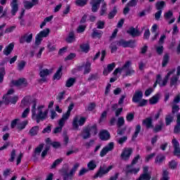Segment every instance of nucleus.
<instances>
[{
  "label": "nucleus",
  "mask_w": 180,
  "mask_h": 180,
  "mask_svg": "<svg viewBox=\"0 0 180 180\" xmlns=\"http://www.w3.org/2000/svg\"><path fill=\"white\" fill-rule=\"evenodd\" d=\"M36 106H37V101L36 100L32 101V108L31 110L32 117H35L37 123H40V121L43 122L47 119V115H49V110H46L43 112L44 109V105H39L37 107V113H36Z\"/></svg>",
  "instance_id": "1"
},
{
  "label": "nucleus",
  "mask_w": 180,
  "mask_h": 180,
  "mask_svg": "<svg viewBox=\"0 0 180 180\" xmlns=\"http://www.w3.org/2000/svg\"><path fill=\"white\" fill-rule=\"evenodd\" d=\"M113 168L112 165L109 166L108 167H106V165H103V166H101L98 171L94 176V178H102L103 175H106L110 169Z\"/></svg>",
  "instance_id": "2"
},
{
  "label": "nucleus",
  "mask_w": 180,
  "mask_h": 180,
  "mask_svg": "<svg viewBox=\"0 0 180 180\" xmlns=\"http://www.w3.org/2000/svg\"><path fill=\"white\" fill-rule=\"evenodd\" d=\"M116 45L119 47H131V49H133L134 47V40L130 39L129 41H126L124 39H120L119 41H117Z\"/></svg>",
  "instance_id": "3"
},
{
  "label": "nucleus",
  "mask_w": 180,
  "mask_h": 180,
  "mask_svg": "<svg viewBox=\"0 0 180 180\" xmlns=\"http://www.w3.org/2000/svg\"><path fill=\"white\" fill-rule=\"evenodd\" d=\"M33 40V34L30 32H27L25 34H23L20 36L19 39V41L20 44H23L25 43H32V41Z\"/></svg>",
  "instance_id": "4"
},
{
  "label": "nucleus",
  "mask_w": 180,
  "mask_h": 180,
  "mask_svg": "<svg viewBox=\"0 0 180 180\" xmlns=\"http://www.w3.org/2000/svg\"><path fill=\"white\" fill-rule=\"evenodd\" d=\"M74 106H75V104H74V103H71L70 104L68 108V111L66 112V113L63 115L62 118L60 120V124L63 125L65 120H68L71 115V110L74 109Z\"/></svg>",
  "instance_id": "5"
},
{
  "label": "nucleus",
  "mask_w": 180,
  "mask_h": 180,
  "mask_svg": "<svg viewBox=\"0 0 180 180\" xmlns=\"http://www.w3.org/2000/svg\"><path fill=\"white\" fill-rule=\"evenodd\" d=\"M43 67L40 68L39 77H41V82H46L47 79L46 77H49L50 74H53V69H41Z\"/></svg>",
  "instance_id": "6"
},
{
  "label": "nucleus",
  "mask_w": 180,
  "mask_h": 180,
  "mask_svg": "<svg viewBox=\"0 0 180 180\" xmlns=\"http://www.w3.org/2000/svg\"><path fill=\"white\" fill-rule=\"evenodd\" d=\"M131 66V61L127 60L125 62L124 65L122 68H117L113 72V75H117V74H122V71H127V70H130V67Z\"/></svg>",
  "instance_id": "7"
},
{
  "label": "nucleus",
  "mask_w": 180,
  "mask_h": 180,
  "mask_svg": "<svg viewBox=\"0 0 180 180\" xmlns=\"http://www.w3.org/2000/svg\"><path fill=\"white\" fill-rule=\"evenodd\" d=\"M133 153V148H125L122 154H121V159L124 161H127L129 158H130V156Z\"/></svg>",
  "instance_id": "8"
},
{
  "label": "nucleus",
  "mask_w": 180,
  "mask_h": 180,
  "mask_svg": "<svg viewBox=\"0 0 180 180\" xmlns=\"http://www.w3.org/2000/svg\"><path fill=\"white\" fill-rule=\"evenodd\" d=\"M113 148H115V143L113 142L109 143L108 146L101 150L100 153V157H105V155L108 154V151H112Z\"/></svg>",
  "instance_id": "9"
},
{
  "label": "nucleus",
  "mask_w": 180,
  "mask_h": 180,
  "mask_svg": "<svg viewBox=\"0 0 180 180\" xmlns=\"http://www.w3.org/2000/svg\"><path fill=\"white\" fill-rule=\"evenodd\" d=\"M151 174L148 173V166H144L143 168V174L140 175L138 180H150Z\"/></svg>",
  "instance_id": "10"
},
{
  "label": "nucleus",
  "mask_w": 180,
  "mask_h": 180,
  "mask_svg": "<svg viewBox=\"0 0 180 180\" xmlns=\"http://www.w3.org/2000/svg\"><path fill=\"white\" fill-rule=\"evenodd\" d=\"M19 0H12L10 6L11 7V15L13 16H15L16 13H18V11H19Z\"/></svg>",
  "instance_id": "11"
},
{
  "label": "nucleus",
  "mask_w": 180,
  "mask_h": 180,
  "mask_svg": "<svg viewBox=\"0 0 180 180\" xmlns=\"http://www.w3.org/2000/svg\"><path fill=\"white\" fill-rule=\"evenodd\" d=\"M173 144V147L174 148V154L176 157H180V148H179V142L176 141V139H173L172 141Z\"/></svg>",
  "instance_id": "12"
},
{
  "label": "nucleus",
  "mask_w": 180,
  "mask_h": 180,
  "mask_svg": "<svg viewBox=\"0 0 180 180\" xmlns=\"http://www.w3.org/2000/svg\"><path fill=\"white\" fill-rule=\"evenodd\" d=\"M141 99H143V91L140 90L136 91L132 97V102L139 103Z\"/></svg>",
  "instance_id": "13"
},
{
  "label": "nucleus",
  "mask_w": 180,
  "mask_h": 180,
  "mask_svg": "<svg viewBox=\"0 0 180 180\" xmlns=\"http://www.w3.org/2000/svg\"><path fill=\"white\" fill-rule=\"evenodd\" d=\"M3 99H4L5 105H8V103H13V105H15L18 102L19 97H18L17 96H15L13 97H11V96L5 97V96H4Z\"/></svg>",
  "instance_id": "14"
},
{
  "label": "nucleus",
  "mask_w": 180,
  "mask_h": 180,
  "mask_svg": "<svg viewBox=\"0 0 180 180\" xmlns=\"http://www.w3.org/2000/svg\"><path fill=\"white\" fill-rule=\"evenodd\" d=\"M13 85H15V86H24L26 87L27 86V82L26 81V79L25 78H21L19 79L18 80H13L12 82Z\"/></svg>",
  "instance_id": "15"
},
{
  "label": "nucleus",
  "mask_w": 180,
  "mask_h": 180,
  "mask_svg": "<svg viewBox=\"0 0 180 180\" xmlns=\"http://www.w3.org/2000/svg\"><path fill=\"white\" fill-rule=\"evenodd\" d=\"M102 0H91L90 4L91 5V11L93 12H98V9L101 6Z\"/></svg>",
  "instance_id": "16"
},
{
  "label": "nucleus",
  "mask_w": 180,
  "mask_h": 180,
  "mask_svg": "<svg viewBox=\"0 0 180 180\" xmlns=\"http://www.w3.org/2000/svg\"><path fill=\"white\" fill-rule=\"evenodd\" d=\"M127 33H128V34H130V36H131L132 37H137L140 36V34H141V33H140V31H139V30L134 28V27H129V29L127 31Z\"/></svg>",
  "instance_id": "17"
},
{
  "label": "nucleus",
  "mask_w": 180,
  "mask_h": 180,
  "mask_svg": "<svg viewBox=\"0 0 180 180\" xmlns=\"http://www.w3.org/2000/svg\"><path fill=\"white\" fill-rule=\"evenodd\" d=\"M142 124H144L146 129H154V125H153V118L151 117L143 120Z\"/></svg>",
  "instance_id": "18"
},
{
  "label": "nucleus",
  "mask_w": 180,
  "mask_h": 180,
  "mask_svg": "<svg viewBox=\"0 0 180 180\" xmlns=\"http://www.w3.org/2000/svg\"><path fill=\"white\" fill-rule=\"evenodd\" d=\"M99 137L103 141H106L110 139V134L107 130H102L99 134Z\"/></svg>",
  "instance_id": "19"
},
{
  "label": "nucleus",
  "mask_w": 180,
  "mask_h": 180,
  "mask_svg": "<svg viewBox=\"0 0 180 180\" xmlns=\"http://www.w3.org/2000/svg\"><path fill=\"white\" fill-rule=\"evenodd\" d=\"M134 165H127L126 167V172L127 174H137L139 171H140V167L134 168L133 167Z\"/></svg>",
  "instance_id": "20"
},
{
  "label": "nucleus",
  "mask_w": 180,
  "mask_h": 180,
  "mask_svg": "<svg viewBox=\"0 0 180 180\" xmlns=\"http://www.w3.org/2000/svg\"><path fill=\"white\" fill-rule=\"evenodd\" d=\"M115 67H116V63H115L108 64L107 65V68L104 69V70L103 72V75L106 76L110 72H112V71H113V70H115Z\"/></svg>",
  "instance_id": "21"
},
{
  "label": "nucleus",
  "mask_w": 180,
  "mask_h": 180,
  "mask_svg": "<svg viewBox=\"0 0 180 180\" xmlns=\"http://www.w3.org/2000/svg\"><path fill=\"white\" fill-rule=\"evenodd\" d=\"M176 70L173 69L172 70L169 71L167 75L165 77L164 79L162 81V83L160 84V86H165L168 83V79H169V77L175 72Z\"/></svg>",
  "instance_id": "22"
},
{
  "label": "nucleus",
  "mask_w": 180,
  "mask_h": 180,
  "mask_svg": "<svg viewBox=\"0 0 180 180\" xmlns=\"http://www.w3.org/2000/svg\"><path fill=\"white\" fill-rule=\"evenodd\" d=\"M81 136L83 137L84 140L91 139V133L89 132V126H87L86 128H84L82 130Z\"/></svg>",
  "instance_id": "23"
},
{
  "label": "nucleus",
  "mask_w": 180,
  "mask_h": 180,
  "mask_svg": "<svg viewBox=\"0 0 180 180\" xmlns=\"http://www.w3.org/2000/svg\"><path fill=\"white\" fill-rule=\"evenodd\" d=\"M160 98H161V94L160 93L156 94L155 96L149 99V103L150 105H155L156 103H158Z\"/></svg>",
  "instance_id": "24"
},
{
  "label": "nucleus",
  "mask_w": 180,
  "mask_h": 180,
  "mask_svg": "<svg viewBox=\"0 0 180 180\" xmlns=\"http://www.w3.org/2000/svg\"><path fill=\"white\" fill-rule=\"evenodd\" d=\"M103 34V32L99 31L96 30V28L93 29V32L91 34V37L93 39H101L102 35Z\"/></svg>",
  "instance_id": "25"
},
{
  "label": "nucleus",
  "mask_w": 180,
  "mask_h": 180,
  "mask_svg": "<svg viewBox=\"0 0 180 180\" xmlns=\"http://www.w3.org/2000/svg\"><path fill=\"white\" fill-rule=\"evenodd\" d=\"M15 47V44L13 43L10 44L8 46H6L3 53L5 56H9L11 53H12V51L13 50V48Z\"/></svg>",
  "instance_id": "26"
},
{
  "label": "nucleus",
  "mask_w": 180,
  "mask_h": 180,
  "mask_svg": "<svg viewBox=\"0 0 180 180\" xmlns=\"http://www.w3.org/2000/svg\"><path fill=\"white\" fill-rule=\"evenodd\" d=\"M39 126H34L32 127V129H30L29 134L31 136V137H33L34 136H37L39 133Z\"/></svg>",
  "instance_id": "27"
},
{
  "label": "nucleus",
  "mask_w": 180,
  "mask_h": 180,
  "mask_svg": "<svg viewBox=\"0 0 180 180\" xmlns=\"http://www.w3.org/2000/svg\"><path fill=\"white\" fill-rule=\"evenodd\" d=\"M140 131H141V126L140 124H137L136 126L135 132L131 138L132 141H134V140L137 139V136H139V134L140 133Z\"/></svg>",
  "instance_id": "28"
},
{
  "label": "nucleus",
  "mask_w": 180,
  "mask_h": 180,
  "mask_svg": "<svg viewBox=\"0 0 180 180\" xmlns=\"http://www.w3.org/2000/svg\"><path fill=\"white\" fill-rule=\"evenodd\" d=\"M62 176H63L64 180H72L74 174H71V173H68L67 170H63L62 172Z\"/></svg>",
  "instance_id": "29"
},
{
  "label": "nucleus",
  "mask_w": 180,
  "mask_h": 180,
  "mask_svg": "<svg viewBox=\"0 0 180 180\" xmlns=\"http://www.w3.org/2000/svg\"><path fill=\"white\" fill-rule=\"evenodd\" d=\"M67 43H74L75 41V34L74 32H70L68 37L66 38Z\"/></svg>",
  "instance_id": "30"
},
{
  "label": "nucleus",
  "mask_w": 180,
  "mask_h": 180,
  "mask_svg": "<svg viewBox=\"0 0 180 180\" xmlns=\"http://www.w3.org/2000/svg\"><path fill=\"white\" fill-rule=\"evenodd\" d=\"M164 160H165V156L163 155H158L155 158V163H156L158 165H161Z\"/></svg>",
  "instance_id": "31"
},
{
  "label": "nucleus",
  "mask_w": 180,
  "mask_h": 180,
  "mask_svg": "<svg viewBox=\"0 0 180 180\" xmlns=\"http://www.w3.org/2000/svg\"><path fill=\"white\" fill-rule=\"evenodd\" d=\"M30 105L29 97H25L21 101L20 108H25L27 106H30Z\"/></svg>",
  "instance_id": "32"
},
{
  "label": "nucleus",
  "mask_w": 180,
  "mask_h": 180,
  "mask_svg": "<svg viewBox=\"0 0 180 180\" xmlns=\"http://www.w3.org/2000/svg\"><path fill=\"white\" fill-rule=\"evenodd\" d=\"M163 127H164V123L162 121H160L159 122V124H156L153 128V132L158 133L159 131H161V130H162Z\"/></svg>",
  "instance_id": "33"
},
{
  "label": "nucleus",
  "mask_w": 180,
  "mask_h": 180,
  "mask_svg": "<svg viewBox=\"0 0 180 180\" xmlns=\"http://www.w3.org/2000/svg\"><path fill=\"white\" fill-rule=\"evenodd\" d=\"M63 71V66H60L58 70L56 71V72L53 75V79H60L61 78V75H63V73L61 72Z\"/></svg>",
  "instance_id": "34"
},
{
  "label": "nucleus",
  "mask_w": 180,
  "mask_h": 180,
  "mask_svg": "<svg viewBox=\"0 0 180 180\" xmlns=\"http://www.w3.org/2000/svg\"><path fill=\"white\" fill-rule=\"evenodd\" d=\"M50 33V29L46 28L42 31H41L38 35L43 39V37H47Z\"/></svg>",
  "instance_id": "35"
},
{
  "label": "nucleus",
  "mask_w": 180,
  "mask_h": 180,
  "mask_svg": "<svg viewBox=\"0 0 180 180\" xmlns=\"http://www.w3.org/2000/svg\"><path fill=\"white\" fill-rule=\"evenodd\" d=\"M89 132L92 133L94 136H96L98 134V126L96 124H94L91 127L89 126Z\"/></svg>",
  "instance_id": "36"
},
{
  "label": "nucleus",
  "mask_w": 180,
  "mask_h": 180,
  "mask_svg": "<svg viewBox=\"0 0 180 180\" xmlns=\"http://www.w3.org/2000/svg\"><path fill=\"white\" fill-rule=\"evenodd\" d=\"M75 78L70 77L66 81L65 86L67 88H71L74 84H75Z\"/></svg>",
  "instance_id": "37"
},
{
  "label": "nucleus",
  "mask_w": 180,
  "mask_h": 180,
  "mask_svg": "<svg viewBox=\"0 0 180 180\" xmlns=\"http://www.w3.org/2000/svg\"><path fill=\"white\" fill-rule=\"evenodd\" d=\"M65 121L66 120L63 121V124L62 125L61 124H60V120H59V122H58L59 127H57L54 129L53 130L54 134H57V133H61L63 130V127L64 126V124H65Z\"/></svg>",
  "instance_id": "38"
},
{
  "label": "nucleus",
  "mask_w": 180,
  "mask_h": 180,
  "mask_svg": "<svg viewBox=\"0 0 180 180\" xmlns=\"http://www.w3.org/2000/svg\"><path fill=\"white\" fill-rule=\"evenodd\" d=\"M169 62V54L166 53L163 56L162 67H167V64H168Z\"/></svg>",
  "instance_id": "39"
},
{
  "label": "nucleus",
  "mask_w": 180,
  "mask_h": 180,
  "mask_svg": "<svg viewBox=\"0 0 180 180\" xmlns=\"http://www.w3.org/2000/svg\"><path fill=\"white\" fill-rule=\"evenodd\" d=\"M165 6V1H158L155 4V8L158 11H161V9H164Z\"/></svg>",
  "instance_id": "40"
},
{
  "label": "nucleus",
  "mask_w": 180,
  "mask_h": 180,
  "mask_svg": "<svg viewBox=\"0 0 180 180\" xmlns=\"http://www.w3.org/2000/svg\"><path fill=\"white\" fill-rule=\"evenodd\" d=\"M78 120H79L78 116H76L74 117L73 122H72L73 130H78V129L79 128V126L78 125Z\"/></svg>",
  "instance_id": "41"
},
{
  "label": "nucleus",
  "mask_w": 180,
  "mask_h": 180,
  "mask_svg": "<svg viewBox=\"0 0 180 180\" xmlns=\"http://www.w3.org/2000/svg\"><path fill=\"white\" fill-rule=\"evenodd\" d=\"M173 121H174V116L171 115H166V117H165L166 126H169V124H171V123H172Z\"/></svg>",
  "instance_id": "42"
},
{
  "label": "nucleus",
  "mask_w": 180,
  "mask_h": 180,
  "mask_svg": "<svg viewBox=\"0 0 180 180\" xmlns=\"http://www.w3.org/2000/svg\"><path fill=\"white\" fill-rule=\"evenodd\" d=\"M116 13H117V8L114 6L112 11L108 13V19H113Z\"/></svg>",
  "instance_id": "43"
},
{
  "label": "nucleus",
  "mask_w": 180,
  "mask_h": 180,
  "mask_svg": "<svg viewBox=\"0 0 180 180\" xmlns=\"http://www.w3.org/2000/svg\"><path fill=\"white\" fill-rule=\"evenodd\" d=\"M87 167L90 171H94L96 168V163H95V160H91L88 165Z\"/></svg>",
  "instance_id": "44"
},
{
  "label": "nucleus",
  "mask_w": 180,
  "mask_h": 180,
  "mask_svg": "<svg viewBox=\"0 0 180 180\" xmlns=\"http://www.w3.org/2000/svg\"><path fill=\"white\" fill-rule=\"evenodd\" d=\"M27 121H23L22 122H18L17 124V129H18V130H23V129H25V127H26V125L27 124Z\"/></svg>",
  "instance_id": "45"
},
{
  "label": "nucleus",
  "mask_w": 180,
  "mask_h": 180,
  "mask_svg": "<svg viewBox=\"0 0 180 180\" xmlns=\"http://www.w3.org/2000/svg\"><path fill=\"white\" fill-rule=\"evenodd\" d=\"M23 4H24V7L25 8V9H32V8L34 6V4H33L30 1H24Z\"/></svg>",
  "instance_id": "46"
},
{
  "label": "nucleus",
  "mask_w": 180,
  "mask_h": 180,
  "mask_svg": "<svg viewBox=\"0 0 180 180\" xmlns=\"http://www.w3.org/2000/svg\"><path fill=\"white\" fill-rule=\"evenodd\" d=\"M75 4L77 6H85L88 4V0H76Z\"/></svg>",
  "instance_id": "47"
},
{
  "label": "nucleus",
  "mask_w": 180,
  "mask_h": 180,
  "mask_svg": "<svg viewBox=\"0 0 180 180\" xmlns=\"http://www.w3.org/2000/svg\"><path fill=\"white\" fill-rule=\"evenodd\" d=\"M80 49H82V51H84V53H88L89 51V44H82L80 45Z\"/></svg>",
  "instance_id": "48"
},
{
  "label": "nucleus",
  "mask_w": 180,
  "mask_h": 180,
  "mask_svg": "<svg viewBox=\"0 0 180 180\" xmlns=\"http://www.w3.org/2000/svg\"><path fill=\"white\" fill-rule=\"evenodd\" d=\"M177 167L178 162H176L175 160L169 162V168H170V169H175Z\"/></svg>",
  "instance_id": "49"
},
{
  "label": "nucleus",
  "mask_w": 180,
  "mask_h": 180,
  "mask_svg": "<svg viewBox=\"0 0 180 180\" xmlns=\"http://www.w3.org/2000/svg\"><path fill=\"white\" fill-rule=\"evenodd\" d=\"M179 105L176 104H173L172 105V115H175V113H178L179 112Z\"/></svg>",
  "instance_id": "50"
},
{
  "label": "nucleus",
  "mask_w": 180,
  "mask_h": 180,
  "mask_svg": "<svg viewBox=\"0 0 180 180\" xmlns=\"http://www.w3.org/2000/svg\"><path fill=\"white\" fill-rule=\"evenodd\" d=\"M117 127H122V126H124V117H120L117 122Z\"/></svg>",
  "instance_id": "51"
},
{
  "label": "nucleus",
  "mask_w": 180,
  "mask_h": 180,
  "mask_svg": "<svg viewBox=\"0 0 180 180\" xmlns=\"http://www.w3.org/2000/svg\"><path fill=\"white\" fill-rule=\"evenodd\" d=\"M5 68H0V84L4 82V77H5Z\"/></svg>",
  "instance_id": "52"
},
{
  "label": "nucleus",
  "mask_w": 180,
  "mask_h": 180,
  "mask_svg": "<svg viewBox=\"0 0 180 180\" xmlns=\"http://www.w3.org/2000/svg\"><path fill=\"white\" fill-rule=\"evenodd\" d=\"M178 79H179V77H176V75L173 76L170 79L171 86H172L174 85H176V82H178Z\"/></svg>",
  "instance_id": "53"
},
{
  "label": "nucleus",
  "mask_w": 180,
  "mask_h": 180,
  "mask_svg": "<svg viewBox=\"0 0 180 180\" xmlns=\"http://www.w3.org/2000/svg\"><path fill=\"white\" fill-rule=\"evenodd\" d=\"M168 175H169V172L164 169L163 173H162V177L161 179L162 180H169V176Z\"/></svg>",
  "instance_id": "54"
},
{
  "label": "nucleus",
  "mask_w": 180,
  "mask_h": 180,
  "mask_svg": "<svg viewBox=\"0 0 180 180\" xmlns=\"http://www.w3.org/2000/svg\"><path fill=\"white\" fill-rule=\"evenodd\" d=\"M44 147V145L43 143L39 144V146L35 148V150H34L35 154H38V155H40V153H41V150H43Z\"/></svg>",
  "instance_id": "55"
},
{
  "label": "nucleus",
  "mask_w": 180,
  "mask_h": 180,
  "mask_svg": "<svg viewBox=\"0 0 180 180\" xmlns=\"http://www.w3.org/2000/svg\"><path fill=\"white\" fill-rule=\"evenodd\" d=\"M91 72V63L86 62L85 65L84 74H89Z\"/></svg>",
  "instance_id": "56"
},
{
  "label": "nucleus",
  "mask_w": 180,
  "mask_h": 180,
  "mask_svg": "<svg viewBox=\"0 0 180 180\" xmlns=\"http://www.w3.org/2000/svg\"><path fill=\"white\" fill-rule=\"evenodd\" d=\"M61 162H63V159H57L53 162L52 165L51 166V169L56 168V167H57V165H60Z\"/></svg>",
  "instance_id": "57"
},
{
  "label": "nucleus",
  "mask_w": 180,
  "mask_h": 180,
  "mask_svg": "<svg viewBox=\"0 0 180 180\" xmlns=\"http://www.w3.org/2000/svg\"><path fill=\"white\" fill-rule=\"evenodd\" d=\"M172 16H174V13H172V11H169L164 15V18L165 19H166V20H168V19H171Z\"/></svg>",
  "instance_id": "58"
},
{
  "label": "nucleus",
  "mask_w": 180,
  "mask_h": 180,
  "mask_svg": "<svg viewBox=\"0 0 180 180\" xmlns=\"http://www.w3.org/2000/svg\"><path fill=\"white\" fill-rule=\"evenodd\" d=\"M107 4L106 2H103V5L101 6V16H103L105 13H106V11L108 8H106Z\"/></svg>",
  "instance_id": "59"
},
{
  "label": "nucleus",
  "mask_w": 180,
  "mask_h": 180,
  "mask_svg": "<svg viewBox=\"0 0 180 180\" xmlns=\"http://www.w3.org/2000/svg\"><path fill=\"white\" fill-rule=\"evenodd\" d=\"M64 95H65V91L60 92L58 94V95L57 96L56 99H58L59 103H61V101H63V99H64Z\"/></svg>",
  "instance_id": "60"
},
{
  "label": "nucleus",
  "mask_w": 180,
  "mask_h": 180,
  "mask_svg": "<svg viewBox=\"0 0 180 180\" xmlns=\"http://www.w3.org/2000/svg\"><path fill=\"white\" fill-rule=\"evenodd\" d=\"M79 167V163H75L70 172L71 173V174L74 175V174H75V172H77V169H78Z\"/></svg>",
  "instance_id": "61"
},
{
  "label": "nucleus",
  "mask_w": 180,
  "mask_h": 180,
  "mask_svg": "<svg viewBox=\"0 0 180 180\" xmlns=\"http://www.w3.org/2000/svg\"><path fill=\"white\" fill-rule=\"evenodd\" d=\"M95 141L94 139H91L89 142H86L84 143V147H86V148H91V147H92L93 144H94Z\"/></svg>",
  "instance_id": "62"
},
{
  "label": "nucleus",
  "mask_w": 180,
  "mask_h": 180,
  "mask_svg": "<svg viewBox=\"0 0 180 180\" xmlns=\"http://www.w3.org/2000/svg\"><path fill=\"white\" fill-rule=\"evenodd\" d=\"M126 119L127 122H132V120H134V113H128L126 116Z\"/></svg>",
  "instance_id": "63"
},
{
  "label": "nucleus",
  "mask_w": 180,
  "mask_h": 180,
  "mask_svg": "<svg viewBox=\"0 0 180 180\" xmlns=\"http://www.w3.org/2000/svg\"><path fill=\"white\" fill-rule=\"evenodd\" d=\"M97 29H104L105 21L98 20L96 23Z\"/></svg>",
  "instance_id": "64"
}]
</instances>
